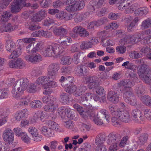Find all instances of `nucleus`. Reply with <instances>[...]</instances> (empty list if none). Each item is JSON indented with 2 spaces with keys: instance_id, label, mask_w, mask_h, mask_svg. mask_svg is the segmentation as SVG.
Listing matches in <instances>:
<instances>
[{
  "instance_id": "f257e3e1",
  "label": "nucleus",
  "mask_w": 151,
  "mask_h": 151,
  "mask_svg": "<svg viewBox=\"0 0 151 151\" xmlns=\"http://www.w3.org/2000/svg\"><path fill=\"white\" fill-rule=\"evenodd\" d=\"M35 39L33 38H27L18 40V45L16 48V45L12 41L9 40L6 42V48L7 51L12 53L9 56L8 58L10 59H14L19 57L24 50V46L23 42L26 43L33 42Z\"/></svg>"
},
{
  "instance_id": "f03ea898",
  "label": "nucleus",
  "mask_w": 151,
  "mask_h": 151,
  "mask_svg": "<svg viewBox=\"0 0 151 151\" xmlns=\"http://www.w3.org/2000/svg\"><path fill=\"white\" fill-rule=\"evenodd\" d=\"M109 110L112 115L111 122L113 125L119 127L120 125V121L128 122L130 120L129 112L126 110H122L118 108L117 106L110 105Z\"/></svg>"
},
{
  "instance_id": "7ed1b4c3",
  "label": "nucleus",
  "mask_w": 151,
  "mask_h": 151,
  "mask_svg": "<svg viewBox=\"0 0 151 151\" xmlns=\"http://www.w3.org/2000/svg\"><path fill=\"white\" fill-rule=\"evenodd\" d=\"M138 5L133 4L130 1H124L119 7L120 10H125L126 14H129L134 12L136 16H142L146 15L148 12V9L146 7L139 8Z\"/></svg>"
},
{
  "instance_id": "20e7f679",
  "label": "nucleus",
  "mask_w": 151,
  "mask_h": 151,
  "mask_svg": "<svg viewBox=\"0 0 151 151\" xmlns=\"http://www.w3.org/2000/svg\"><path fill=\"white\" fill-rule=\"evenodd\" d=\"M47 15V13L44 10H41L38 14H36L32 18V22H29L25 23L26 27L30 30L33 31L40 28V27L35 25L33 22H40Z\"/></svg>"
},
{
  "instance_id": "39448f33",
  "label": "nucleus",
  "mask_w": 151,
  "mask_h": 151,
  "mask_svg": "<svg viewBox=\"0 0 151 151\" xmlns=\"http://www.w3.org/2000/svg\"><path fill=\"white\" fill-rule=\"evenodd\" d=\"M138 74L140 79L147 83L151 82V70L146 65L143 64L138 67Z\"/></svg>"
},
{
  "instance_id": "423d86ee",
  "label": "nucleus",
  "mask_w": 151,
  "mask_h": 151,
  "mask_svg": "<svg viewBox=\"0 0 151 151\" xmlns=\"http://www.w3.org/2000/svg\"><path fill=\"white\" fill-rule=\"evenodd\" d=\"M63 51V48L59 45L56 44L54 46L50 45L47 47L43 54L45 56L58 57Z\"/></svg>"
},
{
  "instance_id": "0eeeda50",
  "label": "nucleus",
  "mask_w": 151,
  "mask_h": 151,
  "mask_svg": "<svg viewBox=\"0 0 151 151\" xmlns=\"http://www.w3.org/2000/svg\"><path fill=\"white\" fill-rule=\"evenodd\" d=\"M116 35L118 37H121L123 36L124 38L121 39L119 41L120 44L125 45L128 44H133L137 43L140 40V39L138 35H124V32L121 30H118Z\"/></svg>"
},
{
  "instance_id": "6e6552de",
  "label": "nucleus",
  "mask_w": 151,
  "mask_h": 151,
  "mask_svg": "<svg viewBox=\"0 0 151 151\" xmlns=\"http://www.w3.org/2000/svg\"><path fill=\"white\" fill-rule=\"evenodd\" d=\"M133 84V83L129 80L121 81L119 84V86L121 88L120 89L121 92L120 93L125 94H130L132 93V89L131 87Z\"/></svg>"
},
{
  "instance_id": "1a4fd4ad",
  "label": "nucleus",
  "mask_w": 151,
  "mask_h": 151,
  "mask_svg": "<svg viewBox=\"0 0 151 151\" xmlns=\"http://www.w3.org/2000/svg\"><path fill=\"white\" fill-rule=\"evenodd\" d=\"M132 119L135 122L142 124L145 120L142 112L139 110L136 109L132 110L131 113Z\"/></svg>"
},
{
  "instance_id": "9d476101",
  "label": "nucleus",
  "mask_w": 151,
  "mask_h": 151,
  "mask_svg": "<svg viewBox=\"0 0 151 151\" xmlns=\"http://www.w3.org/2000/svg\"><path fill=\"white\" fill-rule=\"evenodd\" d=\"M26 0H14L11 9L13 13H16L20 11L24 6L29 7L31 6L30 3L24 4Z\"/></svg>"
},
{
  "instance_id": "9b49d317",
  "label": "nucleus",
  "mask_w": 151,
  "mask_h": 151,
  "mask_svg": "<svg viewBox=\"0 0 151 151\" xmlns=\"http://www.w3.org/2000/svg\"><path fill=\"white\" fill-rule=\"evenodd\" d=\"M101 79H102V78H98L96 76H88L84 78L83 81L86 83H89L88 87L91 89L100 84L101 82Z\"/></svg>"
},
{
  "instance_id": "f8f14e48",
  "label": "nucleus",
  "mask_w": 151,
  "mask_h": 151,
  "mask_svg": "<svg viewBox=\"0 0 151 151\" xmlns=\"http://www.w3.org/2000/svg\"><path fill=\"white\" fill-rule=\"evenodd\" d=\"M14 134L11 129H6L3 131L2 138L4 142L8 145L12 144L14 141Z\"/></svg>"
},
{
  "instance_id": "ddd939ff",
  "label": "nucleus",
  "mask_w": 151,
  "mask_h": 151,
  "mask_svg": "<svg viewBox=\"0 0 151 151\" xmlns=\"http://www.w3.org/2000/svg\"><path fill=\"white\" fill-rule=\"evenodd\" d=\"M86 90L85 86H82L77 88L76 85L67 86L65 88V91L69 93H74L75 94L83 93Z\"/></svg>"
},
{
  "instance_id": "4468645a",
  "label": "nucleus",
  "mask_w": 151,
  "mask_h": 151,
  "mask_svg": "<svg viewBox=\"0 0 151 151\" xmlns=\"http://www.w3.org/2000/svg\"><path fill=\"white\" fill-rule=\"evenodd\" d=\"M24 58L28 62L34 64L39 63L42 60V56L38 53L26 54Z\"/></svg>"
},
{
  "instance_id": "2eb2a0df",
  "label": "nucleus",
  "mask_w": 151,
  "mask_h": 151,
  "mask_svg": "<svg viewBox=\"0 0 151 151\" xmlns=\"http://www.w3.org/2000/svg\"><path fill=\"white\" fill-rule=\"evenodd\" d=\"M60 67L58 63H53L51 64L48 68V75L50 76L52 79H54Z\"/></svg>"
},
{
  "instance_id": "dca6fc26",
  "label": "nucleus",
  "mask_w": 151,
  "mask_h": 151,
  "mask_svg": "<svg viewBox=\"0 0 151 151\" xmlns=\"http://www.w3.org/2000/svg\"><path fill=\"white\" fill-rule=\"evenodd\" d=\"M27 79H21L19 80V85L17 88V91L13 89L12 93L13 94H19L22 93L27 87Z\"/></svg>"
},
{
  "instance_id": "f3484780",
  "label": "nucleus",
  "mask_w": 151,
  "mask_h": 151,
  "mask_svg": "<svg viewBox=\"0 0 151 151\" xmlns=\"http://www.w3.org/2000/svg\"><path fill=\"white\" fill-rule=\"evenodd\" d=\"M17 28L16 26L12 25L10 23H0V32H12Z\"/></svg>"
},
{
  "instance_id": "a211bd4d",
  "label": "nucleus",
  "mask_w": 151,
  "mask_h": 151,
  "mask_svg": "<svg viewBox=\"0 0 151 151\" xmlns=\"http://www.w3.org/2000/svg\"><path fill=\"white\" fill-rule=\"evenodd\" d=\"M51 78L50 76H42L39 77L36 80V84L38 86V88H40L41 87L44 89L47 88V82Z\"/></svg>"
},
{
  "instance_id": "6ab92c4d",
  "label": "nucleus",
  "mask_w": 151,
  "mask_h": 151,
  "mask_svg": "<svg viewBox=\"0 0 151 151\" xmlns=\"http://www.w3.org/2000/svg\"><path fill=\"white\" fill-rule=\"evenodd\" d=\"M97 116L96 117L95 113L92 112L90 114L89 117L98 125H101L103 124H106L109 123L106 122V121L103 119L100 118L99 115H97Z\"/></svg>"
},
{
  "instance_id": "aec40b11",
  "label": "nucleus",
  "mask_w": 151,
  "mask_h": 151,
  "mask_svg": "<svg viewBox=\"0 0 151 151\" xmlns=\"http://www.w3.org/2000/svg\"><path fill=\"white\" fill-rule=\"evenodd\" d=\"M41 134L48 137H53L54 135V131L49 127L42 126L40 129Z\"/></svg>"
},
{
  "instance_id": "412c9836",
  "label": "nucleus",
  "mask_w": 151,
  "mask_h": 151,
  "mask_svg": "<svg viewBox=\"0 0 151 151\" xmlns=\"http://www.w3.org/2000/svg\"><path fill=\"white\" fill-rule=\"evenodd\" d=\"M29 112L27 109H24L17 111L15 115V119L17 121H20L22 119L27 117Z\"/></svg>"
},
{
  "instance_id": "4be33fe9",
  "label": "nucleus",
  "mask_w": 151,
  "mask_h": 151,
  "mask_svg": "<svg viewBox=\"0 0 151 151\" xmlns=\"http://www.w3.org/2000/svg\"><path fill=\"white\" fill-rule=\"evenodd\" d=\"M58 107V104L55 101L45 105L43 107V108L46 112L53 113L55 111Z\"/></svg>"
},
{
  "instance_id": "5701e85b",
  "label": "nucleus",
  "mask_w": 151,
  "mask_h": 151,
  "mask_svg": "<svg viewBox=\"0 0 151 151\" xmlns=\"http://www.w3.org/2000/svg\"><path fill=\"white\" fill-rule=\"evenodd\" d=\"M60 81L61 82V85L65 87V86H69L73 83L74 82V78L71 76H69L66 78L64 76H62L60 79Z\"/></svg>"
},
{
  "instance_id": "b1692460",
  "label": "nucleus",
  "mask_w": 151,
  "mask_h": 151,
  "mask_svg": "<svg viewBox=\"0 0 151 151\" xmlns=\"http://www.w3.org/2000/svg\"><path fill=\"white\" fill-rule=\"evenodd\" d=\"M74 108L76 109L80 115L85 119H88L90 114L88 112L84 111L82 107L78 104H75L73 105Z\"/></svg>"
},
{
  "instance_id": "393cba45",
  "label": "nucleus",
  "mask_w": 151,
  "mask_h": 151,
  "mask_svg": "<svg viewBox=\"0 0 151 151\" xmlns=\"http://www.w3.org/2000/svg\"><path fill=\"white\" fill-rule=\"evenodd\" d=\"M123 97L126 102L133 106L136 105L137 101L134 95H124Z\"/></svg>"
},
{
  "instance_id": "a878e982",
  "label": "nucleus",
  "mask_w": 151,
  "mask_h": 151,
  "mask_svg": "<svg viewBox=\"0 0 151 151\" xmlns=\"http://www.w3.org/2000/svg\"><path fill=\"white\" fill-rule=\"evenodd\" d=\"M51 32L45 31L43 30L36 31L32 34V36L34 37L43 36L46 38L49 37L52 35Z\"/></svg>"
},
{
  "instance_id": "bb28decb",
  "label": "nucleus",
  "mask_w": 151,
  "mask_h": 151,
  "mask_svg": "<svg viewBox=\"0 0 151 151\" xmlns=\"http://www.w3.org/2000/svg\"><path fill=\"white\" fill-rule=\"evenodd\" d=\"M97 115L99 116L100 118H101L105 120L106 122H109L110 117L108 111L105 109H103L101 110L99 114H98Z\"/></svg>"
},
{
  "instance_id": "cd10ccee",
  "label": "nucleus",
  "mask_w": 151,
  "mask_h": 151,
  "mask_svg": "<svg viewBox=\"0 0 151 151\" xmlns=\"http://www.w3.org/2000/svg\"><path fill=\"white\" fill-rule=\"evenodd\" d=\"M64 17L63 19L66 20H68L71 19L73 18H76L78 19V21H80L82 18V17L79 13L74 14L73 15L72 14H69L65 12L64 14Z\"/></svg>"
},
{
  "instance_id": "c85d7f7f",
  "label": "nucleus",
  "mask_w": 151,
  "mask_h": 151,
  "mask_svg": "<svg viewBox=\"0 0 151 151\" xmlns=\"http://www.w3.org/2000/svg\"><path fill=\"white\" fill-rule=\"evenodd\" d=\"M13 97L17 100H23L22 101L20 102L19 104L22 105H27L30 100V98L28 96H22V95H14Z\"/></svg>"
},
{
  "instance_id": "c756f323",
  "label": "nucleus",
  "mask_w": 151,
  "mask_h": 151,
  "mask_svg": "<svg viewBox=\"0 0 151 151\" xmlns=\"http://www.w3.org/2000/svg\"><path fill=\"white\" fill-rule=\"evenodd\" d=\"M104 0H93L91 1L90 4L92 7V12L95 10V8H98L100 7L104 3Z\"/></svg>"
},
{
  "instance_id": "7c9ffc66",
  "label": "nucleus",
  "mask_w": 151,
  "mask_h": 151,
  "mask_svg": "<svg viewBox=\"0 0 151 151\" xmlns=\"http://www.w3.org/2000/svg\"><path fill=\"white\" fill-rule=\"evenodd\" d=\"M106 142L108 144L110 145L112 143H119V142L116 138V135L111 133L107 137Z\"/></svg>"
},
{
  "instance_id": "2f4dec72",
  "label": "nucleus",
  "mask_w": 151,
  "mask_h": 151,
  "mask_svg": "<svg viewBox=\"0 0 151 151\" xmlns=\"http://www.w3.org/2000/svg\"><path fill=\"white\" fill-rule=\"evenodd\" d=\"M42 103L38 100H34L31 101L30 104V106L32 109H40L42 106Z\"/></svg>"
},
{
  "instance_id": "473e14b6",
  "label": "nucleus",
  "mask_w": 151,
  "mask_h": 151,
  "mask_svg": "<svg viewBox=\"0 0 151 151\" xmlns=\"http://www.w3.org/2000/svg\"><path fill=\"white\" fill-rule=\"evenodd\" d=\"M40 89L38 86L35 83H31L29 85L27 88V91L31 93H35Z\"/></svg>"
},
{
  "instance_id": "72a5a7b5",
  "label": "nucleus",
  "mask_w": 151,
  "mask_h": 151,
  "mask_svg": "<svg viewBox=\"0 0 151 151\" xmlns=\"http://www.w3.org/2000/svg\"><path fill=\"white\" fill-rule=\"evenodd\" d=\"M11 14L9 12L5 11L3 12L1 17V23H4L10 19Z\"/></svg>"
},
{
  "instance_id": "f704fd0d",
  "label": "nucleus",
  "mask_w": 151,
  "mask_h": 151,
  "mask_svg": "<svg viewBox=\"0 0 151 151\" xmlns=\"http://www.w3.org/2000/svg\"><path fill=\"white\" fill-rule=\"evenodd\" d=\"M55 100L56 99L52 95H46L42 98V101L44 103H51Z\"/></svg>"
},
{
  "instance_id": "c9c22d12",
  "label": "nucleus",
  "mask_w": 151,
  "mask_h": 151,
  "mask_svg": "<svg viewBox=\"0 0 151 151\" xmlns=\"http://www.w3.org/2000/svg\"><path fill=\"white\" fill-rule=\"evenodd\" d=\"M71 58L68 56H64L62 57L60 62V64L63 65H69L71 63Z\"/></svg>"
},
{
  "instance_id": "e433bc0d",
  "label": "nucleus",
  "mask_w": 151,
  "mask_h": 151,
  "mask_svg": "<svg viewBox=\"0 0 151 151\" xmlns=\"http://www.w3.org/2000/svg\"><path fill=\"white\" fill-rule=\"evenodd\" d=\"M105 135L103 134H99L96 137L95 142L97 145H101L105 140Z\"/></svg>"
},
{
  "instance_id": "4c0bfd02",
  "label": "nucleus",
  "mask_w": 151,
  "mask_h": 151,
  "mask_svg": "<svg viewBox=\"0 0 151 151\" xmlns=\"http://www.w3.org/2000/svg\"><path fill=\"white\" fill-rule=\"evenodd\" d=\"M119 26V24L117 22L114 21L109 23V25L105 26L104 28L106 30L110 29L112 30L113 29H116L118 28Z\"/></svg>"
},
{
  "instance_id": "58836bf2",
  "label": "nucleus",
  "mask_w": 151,
  "mask_h": 151,
  "mask_svg": "<svg viewBox=\"0 0 151 151\" xmlns=\"http://www.w3.org/2000/svg\"><path fill=\"white\" fill-rule=\"evenodd\" d=\"M49 127L53 130L56 131H58L59 129V126L56 122L52 121H49L48 122Z\"/></svg>"
},
{
  "instance_id": "ea45409f",
  "label": "nucleus",
  "mask_w": 151,
  "mask_h": 151,
  "mask_svg": "<svg viewBox=\"0 0 151 151\" xmlns=\"http://www.w3.org/2000/svg\"><path fill=\"white\" fill-rule=\"evenodd\" d=\"M64 40L61 42V46L63 48V46H67L69 45L72 43V40L71 38L68 37H63Z\"/></svg>"
},
{
  "instance_id": "a19ab883",
  "label": "nucleus",
  "mask_w": 151,
  "mask_h": 151,
  "mask_svg": "<svg viewBox=\"0 0 151 151\" xmlns=\"http://www.w3.org/2000/svg\"><path fill=\"white\" fill-rule=\"evenodd\" d=\"M74 4L76 6L77 11L83 9L85 5L84 1H75Z\"/></svg>"
},
{
  "instance_id": "79ce46f5",
  "label": "nucleus",
  "mask_w": 151,
  "mask_h": 151,
  "mask_svg": "<svg viewBox=\"0 0 151 151\" xmlns=\"http://www.w3.org/2000/svg\"><path fill=\"white\" fill-rule=\"evenodd\" d=\"M151 27V19H148L142 22L141 28L143 29H145Z\"/></svg>"
},
{
  "instance_id": "37998d69",
  "label": "nucleus",
  "mask_w": 151,
  "mask_h": 151,
  "mask_svg": "<svg viewBox=\"0 0 151 151\" xmlns=\"http://www.w3.org/2000/svg\"><path fill=\"white\" fill-rule=\"evenodd\" d=\"M144 35L147 36L144 39L147 43L151 42V29L146 30L144 32Z\"/></svg>"
},
{
  "instance_id": "c03bdc74",
  "label": "nucleus",
  "mask_w": 151,
  "mask_h": 151,
  "mask_svg": "<svg viewBox=\"0 0 151 151\" xmlns=\"http://www.w3.org/2000/svg\"><path fill=\"white\" fill-rule=\"evenodd\" d=\"M10 147L7 144L0 141V151H9Z\"/></svg>"
},
{
  "instance_id": "a18cd8bd",
  "label": "nucleus",
  "mask_w": 151,
  "mask_h": 151,
  "mask_svg": "<svg viewBox=\"0 0 151 151\" xmlns=\"http://www.w3.org/2000/svg\"><path fill=\"white\" fill-rule=\"evenodd\" d=\"M139 19L137 17L134 18L133 20L131 22L130 25L128 27L127 29L128 31H132L133 30L136 24L139 21Z\"/></svg>"
},
{
  "instance_id": "49530a36",
  "label": "nucleus",
  "mask_w": 151,
  "mask_h": 151,
  "mask_svg": "<svg viewBox=\"0 0 151 151\" xmlns=\"http://www.w3.org/2000/svg\"><path fill=\"white\" fill-rule=\"evenodd\" d=\"M107 98L109 101L114 104L117 103L119 101L118 95H108Z\"/></svg>"
},
{
  "instance_id": "de8ad7c7",
  "label": "nucleus",
  "mask_w": 151,
  "mask_h": 151,
  "mask_svg": "<svg viewBox=\"0 0 151 151\" xmlns=\"http://www.w3.org/2000/svg\"><path fill=\"white\" fill-rule=\"evenodd\" d=\"M80 47L81 49L84 50L91 48L92 47L88 40V41L82 42L80 45Z\"/></svg>"
},
{
  "instance_id": "09e8293b",
  "label": "nucleus",
  "mask_w": 151,
  "mask_h": 151,
  "mask_svg": "<svg viewBox=\"0 0 151 151\" xmlns=\"http://www.w3.org/2000/svg\"><path fill=\"white\" fill-rule=\"evenodd\" d=\"M12 0H1L0 2V12L5 8Z\"/></svg>"
},
{
  "instance_id": "8fccbe9b",
  "label": "nucleus",
  "mask_w": 151,
  "mask_h": 151,
  "mask_svg": "<svg viewBox=\"0 0 151 151\" xmlns=\"http://www.w3.org/2000/svg\"><path fill=\"white\" fill-rule=\"evenodd\" d=\"M138 97L142 103L146 105L151 98L147 95H139Z\"/></svg>"
},
{
  "instance_id": "3c124183",
  "label": "nucleus",
  "mask_w": 151,
  "mask_h": 151,
  "mask_svg": "<svg viewBox=\"0 0 151 151\" xmlns=\"http://www.w3.org/2000/svg\"><path fill=\"white\" fill-rule=\"evenodd\" d=\"M28 131L33 136H36L39 134L37 129L35 127H30L28 129Z\"/></svg>"
},
{
  "instance_id": "603ef678",
  "label": "nucleus",
  "mask_w": 151,
  "mask_h": 151,
  "mask_svg": "<svg viewBox=\"0 0 151 151\" xmlns=\"http://www.w3.org/2000/svg\"><path fill=\"white\" fill-rule=\"evenodd\" d=\"M15 60L17 68H22L25 66L24 61L20 58H18Z\"/></svg>"
},
{
  "instance_id": "864d4df0",
  "label": "nucleus",
  "mask_w": 151,
  "mask_h": 151,
  "mask_svg": "<svg viewBox=\"0 0 151 151\" xmlns=\"http://www.w3.org/2000/svg\"><path fill=\"white\" fill-rule=\"evenodd\" d=\"M82 27H81L76 26L75 27L73 30V32L75 34H70V36L73 38H75L77 37L76 35H79L81 31V30Z\"/></svg>"
},
{
  "instance_id": "5fc2aeb1",
  "label": "nucleus",
  "mask_w": 151,
  "mask_h": 151,
  "mask_svg": "<svg viewBox=\"0 0 151 151\" xmlns=\"http://www.w3.org/2000/svg\"><path fill=\"white\" fill-rule=\"evenodd\" d=\"M40 112L39 111H37L35 112L33 114V117L31 118V123H33L36 122L39 119L40 116Z\"/></svg>"
},
{
  "instance_id": "6e6d98bb",
  "label": "nucleus",
  "mask_w": 151,
  "mask_h": 151,
  "mask_svg": "<svg viewBox=\"0 0 151 151\" xmlns=\"http://www.w3.org/2000/svg\"><path fill=\"white\" fill-rule=\"evenodd\" d=\"M60 101L64 104L69 103V98L68 95H60Z\"/></svg>"
},
{
  "instance_id": "4d7b16f0",
  "label": "nucleus",
  "mask_w": 151,
  "mask_h": 151,
  "mask_svg": "<svg viewBox=\"0 0 151 151\" xmlns=\"http://www.w3.org/2000/svg\"><path fill=\"white\" fill-rule=\"evenodd\" d=\"M20 137H21L22 140L24 142L27 144H28L30 142V138L25 132L22 134Z\"/></svg>"
},
{
  "instance_id": "13d9d810",
  "label": "nucleus",
  "mask_w": 151,
  "mask_h": 151,
  "mask_svg": "<svg viewBox=\"0 0 151 151\" xmlns=\"http://www.w3.org/2000/svg\"><path fill=\"white\" fill-rule=\"evenodd\" d=\"M130 57L132 58L137 59L142 57V55L139 52L134 51L131 52Z\"/></svg>"
},
{
  "instance_id": "bf43d9fd",
  "label": "nucleus",
  "mask_w": 151,
  "mask_h": 151,
  "mask_svg": "<svg viewBox=\"0 0 151 151\" xmlns=\"http://www.w3.org/2000/svg\"><path fill=\"white\" fill-rule=\"evenodd\" d=\"M129 139L127 136H125L123 137L121 141L119 143V146L120 147H123L127 144V141Z\"/></svg>"
},
{
  "instance_id": "052dcab7",
  "label": "nucleus",
  "mask_w": 151,
  "mask_h": 151,
  "mask_svg": "<svg viewBox=\"0 0 151 151\" xmlns=\"http://www.w3.org/2000/svg\"><path fill=\"white\" fill-rule=\"evenodd\" d=\"M52 29L54 33L57 35L60 36L61 34V31H62V27H57L55 26L52 27L51 28Z\"/></svg>"
},
{
  "instance_id": "680f3d73",
  "label": "nucleus",
  "mask_w": 151,
  "mask_h": 151,
  "mask_svg": "<svg viewBox=\"0 0 151 151\" xmlns=\"http://www.w3.org/2000/svg\"><path fill=\"white\" fill-rule=\"evenodd\" d=\"M145 117L149 120H151V110L147 109L143 111Z\"/></svg>"
},
{
  "instance_id": "e2e57ef3",
  "label": "nucleus",
  "mask_w": 151,
  "mask_h": 151,
  "mask_svg": "<svg viewBox=\"0 0 151 151\" xmlns=\"http://www.w3.org/2000/svg\"><path fill=\"white\" fill-rule=\"evenodd\" d=\"M119 143H115L110 144L109 147V151H116L119 149Z\"/></svg>"
},
{
  "instance_id": "0e129e2a",
  "label": "nucleus",
  "mask_w": 151,
  "mask_h": 151,
  "mask_svg": "<svg viewBox=\"0 0 151 151\" xmlns=\"http://www.w3.org/2000/svg\"><path fill=\"white\" fill-rule=\"evenodd\" d=\"M80 56V53L79 52H77L74 54L72 60L75 64H77L79 63V58Z\"/></svg>"
},
{
  "instance_id": "69168bd1",
  "label": "nucleus",
  "mask_w": 151,
  "mask_h": 151,
  "mask_svg": "<svg viewBox=\"0 0 151 151\" xmlns=\"http://www.w3.org/2000/svg\"><path fill=\"white\" fill-rule=\"evenodd\" d=\"M75 73L78 76H83L84 74L82 68L81 66H77L75 70Z\"/></svg>"
},
{
  "instance_id": "338daca9",
  "label": "nucleus",
  "mask_w": 151,
  "mask_h": 151,
  "mask_svg": "<svg viewBox=\"0 0 151 151\" xmlns=\"http://www.w3.org/2000/svg\"><path fill=\"white\" fill-rule=\"evenodd\" d=\"M120 16L119 14H115L114 13H111L109 15V18L112 20H116L119 18Z\"/></svg>"
},
{
  "instance_id": "774afa93",
  "label": "nucleus",
  "mask_w": 151,
  "mask_h": 151,
  "mask_svg": "<svg viewBox=\"0 0 151 151\" xmlns=\"http://www.w3.org/2000/svg\"><path fill=\"white\" fill-rule=\"evenodd\" d=\"M116 52L120 54L124 53L126 51V48L124 46H118L116 48Z\"/></svg>"
}]
</instances>
